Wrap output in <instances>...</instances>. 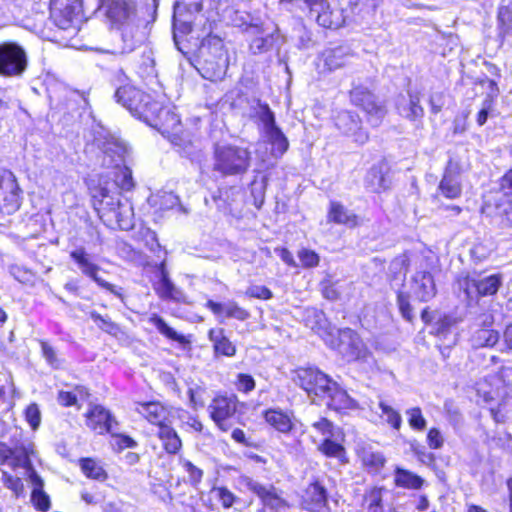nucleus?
Listing matches in <instances>:
<instances>
[{
	"label": "nucleus",
	"instance_id": "40",
	"mask_svg": "<svg viewBox=\"0 0 512 512\" xmlns=\"http://www.w3.org/2000/svg\"><path fill=\"white\" fill-rule=\"evenodd\" d=\"M497 19L501 33L508 35L512 31V2L499 7Z\"/></svg>",
	"mask_w": 512,
	"mask_h": 512
},
{
	"label": "nucleus",
	"instance_id": "59",
	"mask_svg": "<svg viewBox=\"0 0 512 512\" xmlns=\"http://www.w3.org/2000/svg\"><path fill=\"white\" fill-rule=\"evenodd\" d=\"M499 351L501 353L512 352V323L507 325L503 331L502 343L500 344Z\"/></svg>",
	"mask_w": 512,
	"mask_h": 512
},
{
	"label": "nucleus",
	"instance_id": "62",
	"mask_svg": "<svg viewBox=\"0 0 512 512\" xmlns=\"http://www.w3.org/2000/svg\"><path fill=\"white\" fill-rule=\"evenodd\" d=\"M57 400L60 405L68 407L77 403V397L73 392L60 391L58 393Z\"/></svg>",
	"mask_w": 512,
	"mask_h": 512
},
{
	"label": "nucleus",
	"instance_id": "52",
	"mask_svg": "<svg viewBox=\"0 0 512 512\" xmlns=\"http://www.w3.org/2000/svg\"><path fill=\"white\" fill-rule=\"evenodd\" d=\"M25 419L33 430H37L41 424V412L36 403H31L25 409Z\"/></svg>",
	"mask_w": 512,
	"mask_h": 512
},
{
	"label": "nucleus",
	"instance_id": "16",
	"mask_svg": "<svg viewBox=\"0 0 512 512\" xmlns=\"http://www.w3.org/2000/svg\"><path fill=\"white\" fill-rule=\"evenodd\" d=\"M337 128L347 136L353 138L358 144H364L369 136L361 127V121L357 114L350 111H342L336 117Z\"/></svg>",
	"mask_w": 512,
	"mask_h": 512
},
{
	"label": "nucleus",
	"instance_id": "41",
	"mask_svg": "<svg viewBox=\"0 0 512 512\" xmlns=\"http://www.w3.org/2000/svg\"><path fill=\"white\" fill-rule=\"evenodd\" d=\"M383 488H373L365 496L368 512H384Z\"/></svg>",
	"mask_w": 512,
	"mask_h": 512
},
{
	"label": "nucleus",
	"instance_id": "21",
	"mask_svg": "<svg viewBox=\"0 0 512 512\" xmlns=\"http://www.w3.org/2000/svg\"><path fill=\"white\" fill-rule=\"evenodd\" d=\"M321 58L329 71H335L348 65L353 58V53L349 47L338 46L325 49Z\"/></svg>",
	"mask_w": 512,
	"mask_h": 512
},
{
	"label": "nucleus",
	"instance_id": "63",
	"mask_svg": "<svg viewBox=\"0 0 512 512\" xmlns=\"http://www.w3.org/2000/svg\"><path fill=\"white\" fill-rule=\"evenodd\" d=\"M122 39L124 42V46L122 48V53H129L133 51L137 45V41L134 40V37L131 32L124 30L122 32Z\"/></svg>",
	"mask_w": 512,
	"mask_h": 512
},
{
	"label": "nucleus",
	"instance_id": "7",
	"mask_svg": "<svg viewBox=\"0 0 512 512\" xmlns=\"http://www.w3.org/2000/svg\"><path fill=\"white\" fill-rule=\"evenodd\" d=\"M240 402L236 395H217L208 406L211 419L222 430L228 431L232 427Z\"/></svg>",
	"mask_w": 512,
	"mask_h": 512
},
{
	"label": "nucleus",
	"instance_id": "55",
	"mask_svg": "<svg viewBox=\"0 0 512 512\" xmlns=\"http://www.w3.org/2000/svg\"><path fill=\"white\" fill-rule=\"evenodd\" d=\"M235 385L238 391L249 393L255 388V381L251 375L240 373L237 375Z\"/></svg>",
	"mask_w": 512,
	"mask_h": 512
},
{
	"label": "nucleus",
	"instance_id": "20",
	"mask_svg": "<svg viewBox=\"0 0 512 512\" xmlns=\"http://www.w3.org/2000/svg\"><path fill=\"white\" fill-rule=\"evenodd\" d=\"M412 293L422 301L427 302L436 295V285L433 275L428 271H418L412 278Z\"/></svg>",
	"mask_w": 512,
	"mask_h": 512
},
{
	"label": "nucleus",
	"instance_id": "64",
	"mask_svg": "<svg viewBox=\"0 0 512 512\" xmlns=\"http://www.w3.org/2000/svg\"><path fill=\"white\" fill-rule=\"evenodd\" d=\"M451 325L452 320L449 317L445 316L439 319L435 324L436 333L438 335L445 334L450 329Z\"/></svg>",
	"mask_w": 512,
	"mask_h": 512
},
{
	"label": "nucleus",
	"instance_id": "31",
	"mask_svg": "<svg viewBox=\"0 0 512 512\" xmlns=\"http://www.w3.org/2000/svg\"><path fill=\"white\" fill-rule=\"evenodd\" d=\"M30 480L33 485L31 494V500L34 503L36 509L46 512L50 508L49 496L44 492V482L42 478L32 470L30 473Z\"/></svg>",
	"mask_w": 512,
	"mask_h": 512
},
{
	"label": "nucleus",
	"instance_id": "39",
	"mask_svg": "<svg viewBox=\"0 0 512 512\" xmlns=\"http://www.w3.org/2000/svg\"><path fill=\"white\" fill-rule=\"evenodd\" d=\"M318 450L327 457L343 460L345 457V448L337 443L333 438H325L319 445Z\"/></svg>",
	"mask_w": 512,
	"mask_h": 512
},
{
	"label": "nucleus",
	"instance_id": "58",
	"mask_svg": "<svg viewBox=\"0 0 512 512\" xmlns=\"http://www.w3.org/2000/svg\"><path fill=\"white\" fill-rule=\"evenodd\" d=\"M427 443L431 449H440L443 446L444 439L437 428H431L428 431Z\"/></svg>",
	"mask_w": 512,
	"mask_h": 512
},
{
	"label": "nucleus",
	"instance_id": "1",
	"mask_svg": "<svg viewBox=\"0 0 512 512\" xmlns=\"http://www.w3.org/2000/svg\"><path fill=\"white\" fill-rule=\"evenodd\" d=\"M251 163L248 148L231 144H216L214 147L213 170L223 176L245 174Z\"/></svg>",
	"mask_w": 512,
	"mask_h": 512
},
{
	"label": "nucleus",
	"instance_id": "2",
	"mask_svg": "<svg viewBox=\"0 0 512 512\" xmlns=\"http://www.w3.org/2000/svg\"><path fill=\"white\" fill-rule=\"evenodd\" d=\"M28 68V54L14 41L0 43V75L7 78L21 77Z\"/></svg>",
	"mask_w": 512,
	"mask_h": 512
},
{
	"label": "nucleus",
	"instance_id": "54",
	"mask_svg": "<svg viewBox=\"0 0 512 512\" xmlns=\"http://www.w3.org/2000/svg\"><path fill=\"white\" fill-rule=\"evenodd\" d=\"M245 294L248 297L262 299V300H268L273 297L272 291L269 288H267L266 286H261V285L250 286L246 290Z\"/></svg>",
	"mask_w": 512,
	"mask_h": 512
},
{
	"label": "nucleus",
	"instance_id": "9",
	"mask_svg": "<svg viewBox=\"0 0 512 512\" xmlns=\"http://www.w3.org/2000/svg\"><path fill=\"white\" fill-rule=\"evenodd\" d=\"M245 485L263 504L264 508L259 512H265L266 509H270L272 512H282L288 508V503L283 498L282 491L275 486L265 485L251 478L245 480Z\"/></svg>",
	"mask_w": 512,
	"mask_h": 512
},
{
	"label": "nucleus",
	"instance_id": "12",
	"mask_svg": "<svg viewBox=\"0 0 512 512\" xmlns=\"http://www.w3.org/2000/svg\"><path fill=\"white\" fill-rule=\"evenodd\" d=\"M86 426L99 435L106 433L115 435L118 422L112 413L101 405H93L85 414Z\"/></svg>",
	"mask_w": 512,
	"mask_h": 512
},
{
	"label": "nucleus",
	"instance_id": "25",
	"mask_svg": "<svg viewBox=\"0 0 512 512\" xmlns=\"http://www.w3.org/2000/svg\"><path fill=\"white\" fill-rule=\"evenodd\" d=\"M205 306L210 309L214 315H225L227 318H234L239 321H245L250 317L249 311L240 307L235 301H228L225 303H218L213 300H208Z\"/></svg>",
	"mask_w": 512,
	"mask_h": 512
},
{
	"label": "nucleus",
	"instance_id": "27",
	"mask_svg": "<svg viewBox=\"0 0 512 512\" xmlns=\"http://www.w3.org/2000/svg\"><path fill=\"white\" fill-rule=\"evenodd\" d=\"M103 153V165L118 168L125 162V157L128 154V148L121 142L112 141L106 143Z\"/></svg>",
	"mask_w": 512,
	"mask_h": 512
},
{
	"label": "nucleus",
	"instance_id": "15",
	"mask_svg": "<svg viewBox=\"0 0 512 512\" xmlns=\"http://www.w3.org/2000/svg\"><path fill=\"white\" fill-rule=\"evenodd\" d=\"M70 257L77 263L79 269L84 275L91 278L100 287L110 291L111 293L117 296H121V294L114 285L110 284L109 282L105 281L104 279L98 276L100 267L90 260L88 253L83 247L71 251Z\"/></svg>",
	"mask_w": 512,
	"mask_h": 512
},
{
	"label": "nucleus",
	"instance_id": "61",
	"mask_svg": "<svg viewBox=\"0 0 512 512\" xmlns=\"http://www.w3.org/2000/svg\"><path fill=\"white\" fill-rule=\"evenodd\" d=\"M506 400H503L497 407H491L490 413L495 422L504 423L507 419V412L505 411Z\"/></svg>",
	"mask_w": 512,
	"mask_h": 512
},
{
	"label": "nucleus",
	"instance_id": "33",
	"mask_svg": "<svg viewBox=\"0 0 512 512\" xmlns=\"http://www.w3.org/2000/svg\"><path fill=\"white\" fill-rule=\"evenodd\" d=\"M210 341L213 342L214 351L216 354L231 357L236 353V348L232 342L225 336L224 330L211 329L208 333Z\"/></svg>",
	"mask_w": 512,
	"mask_h": 512
},
{
	"label": "nucleus",
	"instance_id": "48",
	"mask_svg": "<svg viewBox=\"0 0 512 512\" xmlns=\"http://www.w3.org/2000/svg\"><path fill=\"white\" fill-rule=\"evenodd\" d=\"M91 319L96 325L103 331L109 334H116L119 330L117 324H115L109 317L101 316L99 313L92 311L90 313Z\"/></svg>",
	"mask_w": 512,
	"mask_h": 512
},
{
	"label": "nucleus",
	"instance_id": "35",
	"mask_svg": "<svg viewBox=\"0 0 512 512\" xmlns=\"http://www.w3.org/2000/svg\"><path fill=\"white\" fill-rule=\"evenodd\" d=\"M394 483L396 486L401 488L418 490L423 486L424 480L409 470L396 467L394 472Z\"/></svg>",
	"mask_w": 512,
	"mask_h": 512
},
{
	"label": "nucleus",
	"instance_id": "4",
	"mask_svg": "<svg viewBox=\"0 0 512 512\" xmlns=\"http://www.w3.org/2000/svg\"><path fill=\"white\" fill-rule=\"evenodd\" d=\"M502 275L492 274L488 276L478 275L477 277L466 276L459 280L460 289L466 295L469 302L479 297L495 295L502 285Z\"/></svg>",
	"mask_w": 512,
	"mask_h": 512
},
{
	"label": "nucleus",
	"instance_id": "60",
	"mask_svg": "<svg viewBox=\"0 0 512 512\" xmlns=\"http://www.w3.org/2000/svg\"><path fill=\"white\" fill-rule=\"evenodd\" d=\"M398 305H399V309H400L402 316L405 319H407L408 321H411L413 318V315H412V308L409 303L408 297L403 294H399L398 295Z\"/></svg>",
	"mask_w": 512,
	"mask_h": 512
},
{
	"label": "nucleus",
	"instance_id": "19",
	"mask_svg": "<svg viewBox=\"0 0 512 512\" xmlns=\"http://www.w3.org/2000/svg\"><path fill=\"white\" fill-rule=\"evenodd\" d=\"M328 495L326 488L319 482L311 483L302 495V506L311 512H321L326 508Z\"/></svg>",
	"mask_w": 512,
	"mask_h": 512
},
{
	"label": "nucleus",
	"instance_id": "3",
	"mask_svg": "<svg viewBox=\"0 0 512 512\" xmlns=\"http://www.w3.org/2000/svg\"><path fill=\"white\" fill-rule=\"evenodd\" d=\"M114 97L119 104L138 117H147L149 113H154L159 107L157 102L152 101L150 95L130 84L118 87Z\"/></svg>",
	"mask_w": 512,
	"mask_h": 512
},
{
	"label": "nucleus",
	"instance_id": "38",
	"mask_svg": "<svg viewBox=\"0 0 512 512\" xmlns=\"http://www.w3.org/2000/svg\"><path fill=\"white\" fill-rule=\"evenodd\" d=\"M149 322L152 323L157 328L159 333H161L165 337H167V338H169V339H171L173 341H176L178 343H185L186 342L185 337L183 335H181V334H178L160 316H158L156 314H153L150 317Z\"/></svg>",
	"mask_w": 512,
	"mask_h": 512
},
{
	"label": "nucleus",
	"instance_id": "49",
	"mask_svg": "<svg viewBox=\"0 0 512 512\" xmlns=\"http://www.w3.org/2000/svg\"><path fill=\"white\" fill-rule=\"evenodd\" d=\"M298 258L300 265L304 268L316 267L320 261V257L315 251L306 248H302L298 251Z\"/></svg>",
	"mask_w": 512,
	"mask_h": 512
},
{
	"label": "nucleus",
	"instance_id": "37",
	"mask_svg": "<svg viewBox=\"0 0 512 512\" xmlns=\"http://www.w3.org/2000/svg\"><path fill=\"white\" fill-rule=\"evenodd\" d=\"M367 187L376 193H380L389 187L390 181L386 177L381 166H373L366 175Z\"/></svg>",
	"mask_w": 512,
	"mask_h": 512
},
{
	"label": "nucleus",
	"instance_id": "28",
	"mask_svg": "<svg viewBox=\"0 0 512 512\" xmlns=\"http://www.w3.org/2000/svg\"><path fill=\"white\" fill-rule=\"evenodd\" d=\"M293 414L280 409H269L265 412L266 422L281 433H289L293 429Z\"/></svg>",
	"mask_w": 512,
	"mask_h": 512
},
{
	"label": "nucleus",
	"instance_id": "34",
	"mask_svg": "<svg viewBox=\"0 0 512 512\" xmlns=\"http://www.w3.org/2000/svg\"><path fill=\"white\" fill-rule=\"evenodd\" d=\"M157 295L164 300L174 299L176 288L169 278L165 261L159 265V280L154 284Z\"/></svg>",
	"mask_w": 512,
	"mask_h": 512
},
{
	"label": "nucleus",
	"instance_id": "24",
	"mask_svg": "<svg viewBox=\"0 0 512 512\" xmlns=\"http://www.w3.org/2000/svg\"><path fill=\"white\" fill-rule=\"evenodd\" d=\"M356 453L362 465L369 472H379L386 463L384 455L369 444L359 445L357 447Z\"/></svg>",
	"mask_w": 512,
	"mask_h": 512
},
{
	"label": "nucleus",
	"instance_id": "53",
	"mask_svg": "<svg viewBox=\"0 0 512 512\" xmlns=\"http://www.w3.org/2000/svg\"><path fill=\"white\" fill-rule=\"evenodd\" d=\"M42 354L45 360L54 368H59L61 361L57 356L56 350L45 341H41Z\"/></svg>",
	"mask_w": 512,
	"mask_h": 512
},
{
	"label": "nucleus",
	"instance_id": "11",
	"mask_svg": "<svg viewBox=\"0 0 512 512\" xmlns=\"http://www.w3.org/2000/svg\"><path fill=\"white\" fill-rule=\"evenodd\" d=\"M351 101L361 107L369 116L373 126H378L386 114L384 105L376 101L374 95L363 86H356L350 91Z\"/></svg>",
	"mask_w": 512,
	"mask_h": 512
},
{
	"label": "nucleus",
	"instance_id": "13",
	"mask_svg": "<svg viewBox=\"0 0 512 512\" xmlns=\"http://www.w3.org/2000/svg\"><path fill=\"white\" fill-rule=\"evenodd\" d=\"M81 11V0H51L50 15L54 23L63 30L68 29Z\"/></svg>",
	"mask_w": 512,
	"mask_h": 512
},
{
	"label": "nucleus",
	"instance_id": "42",
	"mask_svg": "<svg viewBox=\"0 0 512 512\" xmlns=\"http://www.w3.org/2000/svg\"><path fill=\"white\" fill-rule=\"evenodd\" d=\"M409 426L416 431H423L426 429L427 421L422 414L419 407L409 408L405 411Z\"/></svg>",
	"mask_w": 512,
	"mask_h": 512
},
{
	"label": "nucleus",
	"instance_id": "14",
	"mask_svg": "<svg viewBox=\"0 0 512 512\" xmlns=\"http://www.w3.org/2000/svg\"><path fill=\"white\" fill-rule=\"evenodd\" d=\"M461 174V164L458 161L450 159L445 167L443 177L438 186V191L448 199L459 198L462 194Z\"/></svg>",
	"mask_w": 512,
	"mask_h": 512
},
{
	"label": "nucleus",
	"instance_id": "47",
	"mask_svg": "<svg viewBox=\"0 0 512 512\" xmlns=\"http://www.w3.org/2000/svg\"><path fill=\"white\" fill-rule=\"evenodd\" d=\"M312 428L322 435L325 438H335L336 436V427L334 424L329 421L327 418H319L317 421L313 422Z\"/></svg>",
	"mask_w": 512,
	"mask_h": 512
},
{
	"label": "nucleus",
	"instance_id": "8",
	"mask_svg": "<svg viewBox=\"0 0 512 512\" xmlns=\"http://www.w3.org/2000/svg\"><path fill=\"white\" fill-rule=\"evenodd\" d=\"M309 14L317 23L329 29H337L344 23L343 10L332 6L329 0H305Z\"/></svg>",
	"mask_w": 512,
	"mask_h": 512
},
{
	"label": "nucleus",
	"instance_id": "46",
	"mask_svg": "<svg viewBox=\"0 0 512 512\" xmlns=\"http://www.w3.org/2000/svg\"><path fill=\"white\" fill-rule=\"evenodd\" d=\"M211 492L225 509L231 508L238 500V497L224 486L214 487Z\"/></svg>",
	"mask_w": 512,
	"mask_h": 512
},
{
	"label": "nucleus",
	"instance_id": "23",
	"mask_svg": "<svg viewBox=\"0 0 512 512\" xmlns=\"http://www.w3.org/2000/svg\"><path fill=\"white\" fill-rule=\"evenodd\" d=\"M492 323L493 317L485 316L484 326L477 329L471 337V344L474 348L494 347L499 342L500 334L491 328Z\"/></svg>",
	"mask_w": 512,
	"mask_h": 512
},
{
	"label": "nucleus",
	"instance_id": "57",
	"mask_svg": "<svg viewBox=\"0 0 512 512\" xmlns=\"http://www.w3.org/2000/svg\"><path fill=\"white\" fill-rule=\"evenodd\" d=\"M203 392H204L203 388H201L198 385H196L195 387H190L188 389V396H189L190 405L194 409H196L199 406L200 407L204 406V401L202 399Z\"/></svg>",
	"mask_w": 512,
	"mask_h": 512
},
{
	"label": "nucleus",
	"instance_id": "50",
	"mask_svg": "<svg viewBox=\"0 0 512 512\" xmlns=\"http://www.w3.org/2000/svg\"><path fill=\"white\" fill-rule=\"evenodd\" d=\"M180 462L184 471L188 473L189 482L194 486L198 485L203 477L202 469L195 466L192 462L186 459H181Z\"/></svg>",
	"mask_w": 512,
	"mask_h": 512
},
{
	"label": "nucleus",
	"instance_id": "56",
	"mask_svg": "<svg viewBox=\"0 0 512 512\" xmlns=\"http://www.w3.org/2000/svg\"><path fill=\"white\" fill-rule=\"evenodd\" d=\"M4 484L5 486L12 490L16 496H19L24 491V485L20 478L14 477L11 475L4 474Z\"/></svg>",
	"mask_w": 512,
	"mask_h": 512
},
{
	"label": "nucleus",
	"instance_id": "29",
	"mask_svg": "<svg viewBox=\"0 0 512 512\" xmlns=\"http://www.w3.org/2000/svg\"><path fill=\"white\" fill-rule=\"evenodd\" d=\"M135 12V3L132 0H112L108 10V17L116 23H122Z\"/></svg>",
	"mask_w": 512,
	"mask_h": 512
},
{
	"label": "nucleus",
	"instance_id": "17",
	"mask_svg": "<svg viewBox=\"0 0 512 512\" xmlns=\"http://www.w3.org/2000/svg\"><path fill=\"white\" fill-rule=\"evenodd\" d=\"M135 411L151 424L157 425L159 429L170 423V411L160 402H138Z\"/></svg>",
	"mask_w": 512,
	"mask_h": 512
},
{
	"label": "nucleus",
	"instance_id": "30",
	"mask_svg": "<svg viewBox=\"0 0 512 512\" xmlns=\"http://www.w3.org/2000/svg\"><path fill=\"white\" fill-rule=\"evenodd\" d=\"M328 220L350 228L358 225V217L339 202H331Z\"/></svg>",
	"mask_w": 512,
	"mask_h": 512
},
{
	"label": "nucleus",
	"instance_id": "32",
	"mask_svg": "<svg viewBox=\"0 0 512 512\" xmlns=\"http://www.w3.org/2000/svg\"><path fill=\"white\" fill-rule=\"evenodd\" d=\"M268 142L271 144V153L274 157H281L289 148V142L281 129L275 125L264 130Z\"/></svg>",
	"mask_w": 512,
	"mask_h": 512
},
{
	"label": "nucleus",
	"instance_id": "26",
	"mask_svg": "<svg viewBox=\"0 0 512 512\" xmlns=\"http://www.w3.org/2000/svg\"><path fill=\"white\" fill-rule=\"evenodd\" d=\"M321 398L326 400L327 405L336 411L348 409L353 406L352 398L334 381L328 386L325 397Z\"/></svg>",
	"mask_w": 512,
	"mask_h": 512
},
{
	"label": "nucleus",
	"instance_id": "6",
	"mask_svg": "<svg viewBox=\"0 0 512 512\" xmlns=\"http://www.w3.org/2000/svg\"><path fill=\"white\" fill-rule=\"evenodd\" d=\"M337 334V340L331 341L330 345L347 361L365 360L369 356L367 347L354 330L345 328L338 330Z\"/></svg>",
	"mask_w": 512,
	"mask_h": 512
},
{
	"label": "nucleus",
	"instance_id": "45",
	"mask_svg": "<svg viewBox=\"0 0 512 512\" xmlns=\"http://www.w3.org/2000/svg\"><path fill=\"white\" fill-rule=\"evenodd\" d=\"M81 469L83 473L89 477L96 480H102L105 479L106 474L104 469L97 464L96 461L92 459H82L81 460Z\"/></svg>",
	"mask_w": 512,
	"mask_h": 512
},
{
	"label": "nucleus",
	"instance_id": "36",
	"mask_svg": "<svg viewBox=\"0 0 512 512\" xmlns=\"http://www.w3.org/2000/svg\"><path fill=\"white\" fill-rule=\"evenodd\" d=\"M158 437L169 454H176L182 447V441L170 423L159 429Z\"/></svg>",
	"mask_w": 512,
	"mask_h": 512
},
{
	"label": "nucleus",
	"instance_id": "5",
	"mask_svg": "<svg viewBox=\"0 0 512 512\" xmlns=\"http://www.w3.org/2000/svg\"><path fill=\"white\" fill-rule=\"evenodd\" d=\"M293 381L309 396L325 397L332 379L314 367H301L294 371Z\"/></svg>",
	"mask_w": 512,
	"mask_h": 512
},
{
	"label": "nucleus",
	"instance_id": "22",
	"mask_svg": "<svg viewBox=\"0 0 512 512\" xmlns=\"http://www.w3.org/2000/svg\"><path fill=\"white\" fill-rule=\"evenodd\" d=\"M246 32L255 36L250 43V50L253 54H260L267 52L273 46V33L267 32L266 29L259 23H251L246 27Z\"/></svg>",
	"mask_w": 512,
	"mask_h": 512
},
{
	"label": "nucleus",
	"instance_id": "10",
	"mask_svg": "<svg viewBox=\"0 0 512 512\" xmlns=\"http://www.w3.org/2000/svg\"><path fill=\"white\" fill-rule=\"evenodd\" d=\"M20 188L15 176L4 171L0 175V212L11 215L15 213L21 205Z\"/></svg>",
	"mask_w": 512,
	"mask_h": 512
},
{
	"label": "nucleus",
	"instance_id": "43",
	"mask_svg": "<svg viewBox=\"0 0 512 512\" xmlns=\"http://www.w3.org/2000/svg\"><path fill=\"white\" fill-rule=\"evenodd\" d=\"M256 116L263 123L264 130L276 125L274 113L266 103H262L260 100H256Z\"/></svg>",
	"mask_w": 512,
	"mask_h": 512
},
{
	"label": "nucleus",
	"instance_id": "51",
	"mask_svg": "<svg viewBox=\"0 0 512 512\" xmlns=\"http://www.w3.org/2000/svg\"><path fill=\"white\" fill-rule=\"evenodd\" d=\"M115 182L122 190H131L135 185L132 171L127 166H123L116 175Z\"/></svg>",
	"mask_w": 512,
	"mask_h": 512
},
{
	"label": "nucleus",
	"instance_id": "18",
	"mask_svg": "<svg viewBox=\"0 0 512 512\" xmlns=\"http://www.w3.org/2000/svg\"><path fill=\"white\" fill-rule=\"evenodd\" d=\"M398 113L409 121H420L424 117V109L420 105V94L408 91L407 96L401 95L396 101Z\"/></svg>",
	"mask_w": 512,
	"mask_h": 512
},
{
	"label": "nucleus",
	"instance_id": "44",
	"mask_svg": "<svg viewBox=\"0 0 512 512\" xmlns=\"http://www.w3.org/2000/svg\"><path fill=\"white\" fill-rule=\"evenodd\" d=\"M379 408L381 409V416L385 417V421L394 429L399 430L402 425V418L398 411L390 405L380 402Z\"/></svg>",
	"mask_w": 512,
	"mask_h": 512
}]
</instances>
